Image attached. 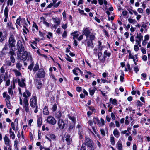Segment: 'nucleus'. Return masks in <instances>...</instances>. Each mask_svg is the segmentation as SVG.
Wrapping results in <instances>:
<instances>
[{"label": "nucleus", "instance_id": "603ef678", "mask_svg": "<svg viewBox=\"0 0 150 150\" xmlns=\"http://www.w3.org/2000/svg\"><path fill=\"white\" fill-rule=\"evenodd\" d=\"M12 62L11 59H10V60H8L6 62V64L8 66H10L12 65Z\"/></svg>", "mask_w": 150, "mask_h": 150}, {"label": "nucleus", "instance_id": "a878e982", "mask_svg": "<svg viewBox=\"0 0 150 150\" xmlns=\"http://www.w3.org/2000/svg\"><path fill=\"white\" fill-rule=\"evenodd\" d=\"M66 141L68 145L70 144L72 142V139L71 138V136L69 134H67L66 137Z\"/></svg>", "mask_w": 150, "mask_h": 150}, {"label": "nucleus", "instance_id": "79ce46f5", "mask_svg": "<svg viewBox=\"0 0 150 150\" xmlns=\"http://www.w3.org/2000/svg\"><path fill=\"white\" fill-rule=\"evenodd\" d=\"M128 20L129 22L131 23L134 24L136 22V21L135 20V19H133L132 18H129L128 19Z\"/></svg>", "mask_w": 150, "mask_h": 150}, {"label": "nucleus", "instance_id": "49530a36", "mask_svg": "<svg viewBox=\"0 0 150 150\" xmlns=\"http://www.w3.org/2000/svg\"><path fill=\"white\" fill-rule=\"evenodd\" d=\"M30 60H31V64L28 67V69L30 70H31L33 66V62H32V58L30 57Z\"/></svg>", "mask_w": 150, "mask_h": 150}, {"label": "nucleus", "instance_id": "393cba45", "mask_svg": "<svg viewBox=\"0 0 150 150\" xmlns=\"http://www.w3.org/2000/svg\"><path fill=\"white\" fill-rule=\"evenodd\" d=\"M6 28L9 29L14 30L15 28L13 27L12 22L8 21L7 23Z\"/></svg>", "mask_w": 150, "mask_h": 150}, {"label": "nucleus", "instance_id": "3c124183", "mask_svg": "<svg viewBox=\"0 0 150 150\" xmlns=\"http://www.w3.org/2000/svg\"><path fill=\"white\" fill-rule=\"evenodd\" d=\"M6 102L7 108L9 109H11V105L10 104V101H7Z\"/></svg>", "mask_w": 150, "mask_h": 150}, {"label": "nucleus", "instance_id": "a18cd8bd", "mask_svg": "<svg viewBox=\"0 0 150 150\" xmlns=\"http://www.w3.org/2000/svg\"><path fill=\"white\" fill-rule=\"evenodd\" d=\"M101 42L100 41H99L98 42V49L100 50H102L103 48V47L101 46Z\"/></svg>", "mask_w": 150, "mask_h": 150}, {"label": "nucleus", "instance_id": "c756f323", "mask_svg": "<svg viewBox=\"0 0 150 150\" xmlns=\"http://www.w3.org/2000/svg\"><path fill=\"white\" fill-rule=\"evenodd\" d=\"M98 3L100 5H102L103 3L106 6L108 4V3L106 0H98Z\"/></svg>", "mask_w": 150, "mask_h": 150}, {"label": "nucleus", "instance_id": "6e6d98bb", "mask_svg": "<svg viewBox=\"0 0 150 150\" xmlns=\"http://www.w3.org/2000/svg\"><path fill=\"white\" fill-rule=\"evenodd\" d=\"M37 87L38 89L40 88L42 86V83L40 82H39L36 83Z\"/></svg>", "mask_w": 150, "mask_h": 150}, {"label": "nucleus", "instance_id": "c9c22d12", "mask_svg": "<svg viewBox=\"0 0 150 150\" xmlns=\"http://www.w3.org/2000/svg\"><path fill=\"white\" fill-rule=\"evenodd\" d=\"M114 139V137L113 136V135L111 134L110 137V142L111 143V144L112 145H114L115 143Z\"/></svg>", "mask_w": 150, "mask_h": 150}, {"label": "nucleus", "instance_id": "5fc2aeb1", "mask_svg": "<svg viewBox=\"0 0 150 150\" xmlns=\"http://www.w3.org/2000/svg\"><path fill=\"white\" fill-rule=\"evenodd\" d=\"M66 60L70 62H71L73 61V60L71 59V58L68 55H66Z\"/></svg>", "mask_w": 150, "mask_h": 150}, {"label": "nucleus", "instance_id": "4c0bfd02", "mask_svg": "<svg viewBox=\"0 0 150 150\" xmlns=\"http://www.w3.org/2000/svg\"><path fill=\"white\" fill-rule=\"evenodd\" d=\"M111 54V53L109 52H108L107 50H106L104 52L103 56L105 58H106L107 57H110Z\"/></svg>", "mask_w": 150, "mask_h": 150}, {"label": "nucleus", "instance_id": "c85d7f7f", "mask_svg": "<svg viewBox=\"0 0 150 150\" xmlns=\"http://www.w3.org/2000/svg\"><path fill=\"white\" fill-rule=\"evenodd\" d=\"M78 33V31H75L71 34V35H72L73 36V39L74 40L75 39V38H77L79 35V34Z\"/></svg>", "mask_w": 150, "mask_h": 150}, {"label": "nucleus", "instance_id": "20e7f679", "mask_svg": "<svg viewBox=\"0 0 150 150\" xmlns=\"http://www.w3.org/2000/svg\"><path fill=\"white\" fill-rule=\"evenodd\" d=\"M16 42L14 36L13 35H11L8 40L9 45L10 48H12L14 47V49L16 50L15 48Z\"/></svg>", "mask_w": 150, "mask_h": 150}, {"label": "nucleus", "instance_id": "423d86ee", "mask_svg": "<svg viewBox=\"0 0 150 150\" xmlns=\"http://www.w3.org/2000/svg\"><path fill=\"white\" fill-rule=\"evenodd\" d=\"M7 32L4 28L0 29V41L2 42L4 40L5 38L7 36Z\"/></svg>", "mask_w": 150, "mask_h": 150}, {"label": "nucleus", "instance_id": "bb28decb", "mask_svg": "<svg viewBox=\"0 0 150 150\" xmlns=\"http://www.w3.org/2000/svg\"><path fill=\"white\" fill-rule=\"evenodd\" d=\"M113 134L114 136L117 138H118L120 136V132L117 128L114 129Z\"/></svg>", "mask_w": 150, "mask_h": 150}, {"label": "nucleus", "instance_id": "4be33fe9", "mask_svg": "<svg viewBox=\"0 0 150 150\" xmlns=\"http://www.w3.org/2000/svg\"><path fill=\"white\" fill-rule=\"evenodd\" d=\"M95 120L98 122V124L99 126H103L105 124V121L102 118L100 119V122L99 119L97 118H95Z\"/></svg>", "mask_w": 150, "mask_h": 150}, {"label": "nucleus", "instance_id": "8fccbe9b", "mask_svg": "<svg viewBox=\"0 0 150 150\" xmlns=\"http://www.w3.org/2000/svg\"><path fill=\"white\" fill-rule=\"evenodd\" d=\"M127 52L129 53V58L130 59H132V58H133L134 56L131 53V51L129 50L127 51Z\"/></svg>", "mask_w": 150, "mask_h": 150}, {"label": "nucleus", "instance_id": "cd10ccee", "mask_svg": "<svg viewBox=\"0 0 150 150\" xmlns=\"http://www.w3.org/2000/svg\"><path fill=\"white\" fill-rule=\"evenodd\" d=\"M116 147L118 150H122V146L121 141H118L116 144Z\"/></svg>", "mask_w": 150, "mask_h": 150}, {"label": "nucleus", "instance_id": "13d9d810", "mask_svg": "<svg viewBox=\"0 0 150 150\" xmlns=\"http://www.w3.org/2000/svg\"><path fill=\"white\" fill-rule=\"evenodd\" d=\"M73 73L76 75L77 76L78 75L79 72L78 70L77 69V68H76L75 69L73 70Z\"/></svg>", "mask_w": 150, "mask_h": 150}, {"label": "nucleus", "instance_id": "f704fd0d", "mask_svg": "<svg viewBox=\"0 0 150 150\" xmlns=\"http://www.w3.org/2000/svg\"><path fill=\"white\" fill-rule=\"evenodd\" d=\"M13 71L15 73L16 76H21V73L18 71L16 69H13Z\"/></svg>", "mask_w": 150, "mask_h": 150}, {"label": "nucleus", "instance_id": "72a5a7b5", "mask_svg": "<svg viewBox=\"0 0 150 150\" xmlns=\"http://www.w3.org/2000/svg\"><path fill=\"white\" fill-rule=\"evenodd\" d=\"M43 113L44 114L47 115L49 113V112L48 110L47 107V106H45L43 109Z\"/></svg>", "mask_w": 150, "mask_h": 150}, {"label": "nucleus", "instance_id": "0eeeda50", "mask_svg": "<svg viewBox=\"0 0 150 150\" xmlns=\"http://www.w3.org/2000/svg\"><path fill=\"white\" fill-rule=\"evenodd\" d=\"M45 74L44 69L42 68H40L37 71L36 76L38 78H43L45 77Z\"/></svg>", "mask_w": 150, "mask_h": 150}, {"label": "nucleus", "instance_id": "f8f14e48", "mask_svg": "<svg viewBox=\"0 0 150 150\" xmlns=\"http://www.w3.org/2000/svg\"><path fill=\"white\" fill-rule=\"evenodd\" d=\"M85 143L84 144H86L88 147H91L93 146V142L92 140L90 139L89 138L86 137L85 138Z\"/></svg>", "mask_w": 150, "mask_h": 150}, {"label": "nucleus", "instance_id": "39448f33", "mask_svg": "<svg viewBox=\"0 0 150 150\" xmlns=\"http://www.w3.org/2000/svg\"><path fill=\"white\" fill-rule=\"evenodd\" d=\"M18 59L21 61H25L27 59L28 55V52L26 51H24L23 54H17Z\"/></svg>", "mask_w": 150, "mask_h": 150}, {"label": "nucleus", "instance_id": "ddd939ff", "mask_svg": "<svg viewBox=\"0 0 150 150\" xmlns=\"http://www.w3.org/2000/svg\"><path fill=\"white\" fill-rule=\"evenodd\" d=\"M23 107L26 112L28 113L29 112V108L28 101L25 100L23 101Z\"/></svg>", "mask_w": 150, "mask_h": 150}, {"label": "nucleus", "instance_id": "37998d69", "mask_svg": "<svg viewBox=\"0 0 150 150\" xmlns=\"http://www.w3.org/2000/svg\"><path fill=\"white\" fill-rule=\"evenodd\" d=\"M22 67V65L20 62H17L16 65V67L19 70H20L21 69V68Z\"/></svg>", "mask_w": 150, "mask_h": 150}, {"label": "nucleus", "instance_id": "6ab92c4d", "mask_svg": "<svg viewBox=\"0 0 150 150\" xmlns=\"http://www.w3.org/2000/svg\"><path fill=\"white\" fill-rule=\"evenodd\" d=\"M47 136L49 137V138L48 137L46 136L45 137V138L46 139H47L50 141V142H51V140L50 139L52 140H53L55 139L56 138L55 135L52 134H47Z\"/></svg>", "mask_w": 150, "mask_h": 150}, {"label": "nucleus", "instance_id": "bf43d9fd", "mask_svg": "<svg viewBox=\"0 0 150 150\" xmlns=\"http://www.w3.org/2000/svg\"><path fill=\"white\" fill-rule=\"evenodd\" d=\"M16 45L17 47H18L19 46H21L23 45H22L21 40H18L17 42V44Z\"/></svg>", "mask_w": 150, "mask_h": 150}, {"label": "nucleus", "instance_id": "6e6552de", "mask_svg": "<svg viewBox=\"0 0 150 150\" xmlns=\"http://www.w3.org/2000/svg\"><path fill=\"white\" fill-rule=\"evenodd\" d=\"M16 79H17V81L18 84L20 87L22 88H24L25 87V78H22L21 79L18 78Z\"/></svg>", "mask_w": 150, "mask_h": 150}, {"label": "nucleus", "instance_id": "2f4dec72", "mask_svg": "<svg viewBox=\"0 0 150 150\" xmlns=\"http://www.w3.org/2000/svg\"><path fill=\"white\" fill-rule=\"evenodd\" d=\"M87 47L89 48H93L94 47V46L92 43V41L91 40H88L87 43Z\"/></svg>", "mask_w": 150, "mask_h": 150}, {"label": "nucleus", "instance_id": "f257e3e1", "mask_svg": "<svg viewBox=\"0 0 150 150\" xmlns=\"http://www.w3.org/2000/svg\"><path fill=\"white\" fill-rule=\"evenodd\" d=\"M17 25L21 28L23 26L28 32H29L28 29L27 28L28 25L24 18H22L21 16H19L16 21V25L17 27Z\"/></svg>", "mask_w": 150, "mask_h": 150}, {"label": "nucleus", "instance_id": "9b49d317", "mask_svg": "<svg viewBox=\"0 0 150 150\" xmlns=\"http://www.w3.org/2000/svg\"><path fill=\"white\" fill-rule=\"evenodd\" d=\"M91 33L90 30L88 28H84L82 31V34L85 35L88 38Z\"/></svg>", "mask_w": 150, "mask_h": 150}, {"label": "nucleus", "instance_id": "680f3d73", "mask_svg": "<svg viewBox=\"0 0 150 150\" xmlns=\"http://www.w3.org/2000/svg\"><path fill=\"white\" fill-rule=\"evenodd\" d=\"M5 70L4 69V68L3 66L0 69V72L1 73L3 74L5 72Z\"/></svg>", "mask_w": 150, "mask_h": 150}, {"label": "nucleus", "instance_id": "a211bd4d", "mask_svg": "<svg viewBox=\"0 0 150 150\" xmlns=\"http://www.w3.org/2000/svg\"><path fill=\"white\" fill-rule=\"evenodd\" d=\"M143 36L141 33H137L135 41L136 43H138L139 44H140V42H141V40L143 39Z\"/></svg>", "mask_w": 150, "mask_h": 150}, {"label": "nucleus", "instance_id": "052dcab7", "mask_svg": "<svg viewBox=\"0 0 150 150\" xmlns=\"http://www.w3.org/2000/svg\"><path fill=\"white\" fill-rule=\"evenodd\" d=\"M39 68V66L38 65H36L34 67L33 70L34 72H35L37 71L38 70V69Z\"/></svg>", "mask_w": 150, "mask_h": 150}, {"label": "nucleus", "instance_id": "7c9ffc66", "mask_svg": "<svg viewBox=\"0 0 150 150\" xmlns=\"http://www.w3.org/2000/svg\"><path fill=\"white\" fill-rule=\"evenodd\" d=\"M62 115V113L60 111H59L57 112L55 115V117L57 119H60Z\"/></svg>", "mask_w": 150, "mask_h": 150}, {"label": "nucleus", "instance_id": "2eb2a0df", "mask_svg": "<svg viewBox=\"0 0 150 150\" xmlns=\"http://www.w3.org/2000/svg\"><path fill=\"white\" fill-rule=\"evenodd\" d=\"M14 51L15 50H13V48H12L9 52V54L10 55V59H11L13 63H14L15 61V59L13 57V55L15 54Z\"/></svg>", "mask_w": 150, "mask_h": 150}, {"label": "nucleus", "instance_id": "ea45409f", "mask_svg": "<svg viewBox=\"0 0 150 150\" xmlns=\"http://www.w3.org/2000/svg\"><path fill=\"white\" fill-rule=\"evenodd\" d=\"M110 101L112 104L114 105H116L117 104V101L115 99H112L111 98L110 99Z\"/></svg>", "mask_w": 150, "mask_h": 150}, {"label": "nucleus", "instance_id": "dca6fc26", "mask_svg": "<svg viewBox=\"0 0 150 150\" xmlns=\"http://www.w3.org/2000/svg\"><path fill=\"white\" fill-rule=\"evenodd\" d=\"M4 146H11V143L10 142L9 139L7 136V135H5L4 138Z\"/></svg>", "mask_w": 150, "mask_h": 150}, {"label": "nucleus", "instance_id": "aec40b11", "mask_svg": "<svg viewBox=\"0 0 150 150\" xmlns=\"http://www.w3.org/2000/svg\"><path fill=\"white\" fill-rule=\"evenodd\" d=\"M85 74V77L86 79L90 78L91 76H93V74L90 71L85 70L84 71Z\"/></svg>", "mask_w": 150, "mask_h": 150}, {"label": "nucleus", "instance_id": "b1692460", "mask_svg": "<svg viewBox=\"0 0 150 150\" xmlns=\"http://www.w3.org/2000/svg\"><path fill=\"white\" fill-rule=\"evenodd\" d=\"M3 96L4 98H6V102L7 101H10L9 100L10 99V96L7 94V92H4L3 93Z\"/></svg>", "mask_w": 150, "mask_h": 150}, {"label": "nucleus", "instance_id": "f03ea898", "mask_svg": "<svg viewBox=\"0 0 150 150\" xmlns=\"http://www.w3.org/2000/svg\"><path fill=\"white\" fill-rule=\"evenodd\" d=\"M30 103L31 107L35 108L34 110V112L37 113L38 111V105L37 98L36 96H34L31 98L30 100Z\"/></svg>", "mask_w": 150, "mask_h": 150}, {"label": "nucleus", "instance_id": "f3484780", "mask_svg": "<svg viewBox=\"0 0 150 150\" xmlns=\"http://www.w3.org/2000/svg\"><path fill=\"white\" fill-rule=\"evenodd\" d=\"M4 16L5 17L4 21L6 22L7 21V19L8 18V7L6 6L4 10Z\"/></svg>", "mask_w": 150, "mask_h": 150}, {"label": "nucleus", "instance_id": "e433bc0d", "mask_svg": "<svg viewBox=\"0 0 150 150\" xmlns=\"http://www.w3.org/2000/svg\"><path fill=\"white\" fill-rule=\"evenodd\" d=\"M38 125V126H40L42 124V118L40 117H38L37 119Z\"/></svg>", "mask_w": 150, "mask_h": 150}, {"label": "nucleus", "instance_id": "7ed1b4c3", "mask_svg": "<svg viewBox=\"0 0 150 150\" xmlns=\"http://www.w3.org/2000/svg\"><path fill=\"white\" fill-rule=\"evenodd\" d=\"M17 83V79H13L11 83V86L8 88V91L10 95L12 96L13 94V89L15 88V84Z\"/></svg>", "mask_w": 150, "mask_h": 150}, {"label": "nucleus", "instance_id": "338daca9", "mask_svg": "<svg viewBox=\"0 0 150 150\" xmlns=\"http://www.w3.org/2000/svg\"><path fill=\"white\" fill-rule=\"evenodd\" d=\"M50 78L52 79L53 80V81H54V82H55L56 81V79L55 78V76L53 75V74H52L50 76Z\"/></svg>", "mask_w": 150, "mask_h": 150}, {"label": "nucleus", "instance_id": "412c9836", "mask_svg": "<svg viewBox=\"0 0 150 150\" xmlns=\"http://www.w3.org/2000/svg\"><path fill=\"white\" fill-rule=\"evenodd\" d=\"M17 49L18 50V53L17 54H23L24 52V47L23 45L17 47Z\"/></svg>", "mask_w": 150, "mask_h": 150}, {"label": "nucleus", "instance_id": "473e14b6", "mask_svg": "<svg viewBox=\"0 0 150 150\" xmlns=\"http://www.w3.org/2000/svg\"><path fill=\"white\" fill-rule=\"evenodd\" d=\"M52 19L57 25H59L60 24V21L59 19L54 18Z\"/></svg>", "mask_w": 150, "mask_h": 150}, {"label": "nucleus", "instance_id": "a19ab883", "mask_svg": "<svg viewBox=\"0 0 150 150\" xmlns=\"http://www.w3.org/2000/svg\"><path fill=\"white\" fill-rule=\"evenodd\" d=\"M4 150H12L11 146H4Z\"/></svg>", "mask_w": 150, "mask_h": 150}, {"label": "nucleus", "instance_id": "774afa93", "mask_svg": "<svg viewBox=\"0 0 150 150\" xmlns=\"http://www.w3.org/2000/svg\"><path fill=\"white\" fill-rule=\"evenodd\" d=\"M86 148V144H83L82 145V147L81 148L80 150H85Z\"/></svg>", "mask_w": 150, "mask_h": 150}, {"label": "nucleus", "instance_id": "e2e57ef3", "mask_svg": "<svg viewBox=\"0 0 150 150\" xmlns=\"http://www.w3.org/2000/svg\"><path fill=\"white\" fill-rule=\"evenodd\" d=\"M134 49L135 51L137 52L139 50V47L138 45L137 44L135 45L134 46Z\"/></svg>", "mask_w": 150, "mask_h": 150}, {"label": "nucleus", "instance_id": "1a4fd4ad", "mask_svg": "<svg viewBox=\"0 0 150 150\" xmlns=\"http://www.w3.org/2000/svg\"><path fill=\"white\" fill-rule=\"evenodd\" d=\"M46 121L50 124L54 125L56 123V120L55 118L52 116H48L47 118Z\"/></svg>", "mask_w": 150, "mask_h": 150}, {"label": "nucleus", "instance_id": "69168bd1", "mask_svg": "<svg viewBox=\"0 0 150 150\" xmlns=\"http://www.w3.org/2000/svg\"><path fill=\"white\" fill-rule=\"evenodd\" d=\"M62 27L63 29H66L67 27V23H66L65 24H62Z\"/></svg>", "mask_w": 150, "mask_h": 150}, {"label": "nucleus", "instance_id": "c03bdc74", "mask_svg": "<svg viewBox=\"0 0 150 150\" xmlns=\"http://www.w3.org/2000/svg\"><path fill=\"white\" fill-rule=\"evenodd\" d=\"M90 40H91L92 41V40H93L95 39V35L93 33H91L89 35V36Z\"/></svg>", "mask_w": 150, "mask_h": 150}, {"label": "nucleus", "instance_id": "58836bf2", "mask_svg": "<svg viewBox=\"0 0 150 150\" xmlns=\"http://www.w3.org/2000/svg\"><path fill=\"white\" fill-rule=\"evenodd\" d=\"M96 88L94 87L93 89L91 88L89 89L90 94L91 96L93 95L95 92Z\"/></svg>", "mask_w": 150, "mask_h": 150}, {"label": "nucleus", "instance_id": "de8ad7c7", "mask_svg": "<svg viewBox=\"0 0 150 150\" xmlns=\"http://www.w3.org/2000/svg\"><path fill=\"white\" fill-rule=\"evenodd\" d=\"M9 47V45L8 44H5L2 50H8Z\"/></svg>", "mask_w": 150, "mask_h": 150}, {"label": "nucleus", "instance_id": "4d7b16f0", "mask_svg": "<svg viewBox=\"0 0 150 150\" xmlns=\"http://www.w3.org/2000/svg\"><path fill=\"white\" fill-rule=\"evenodd\" d=\"M57 105L56 104H55L53 105V107L52 108V111L53 112H54L56 111L57 110Z\"/></svg>", "mask_w": 150, "mask_h": 150}, {"label": "nucleus", "instance_id": "864d4df0", "mask_svg": "<svg viewBox=\"0 0 150 150\" xmlns=\"http://www.w3.org/2000/svg\"><path fill=\"white\" fill-rule=\"evenodd\" d=\"M14 146L15 148L18 147H17V145L18 144V142L17 139H16L14 141Z\"/></svg>", "mask_w": 150, "mask_h": 150}, {"label": "nucleus", "instance_id": "5701e85b", "mask_svg": "<svg viewBox=\"0 0 150 150\" xmlns=\"http://www.w3.org/2000/svg\"><path fill=\"white\" fill-rule=\"evenodd\" d=\"M40 19L41 20L40 22L41 23H42L47 27H49V24L46 21L44 17H40Z\"/></svg>", "mask_w": 150, "mask_h": 150}, {"label": "nucleus", "instance_id": "09e8293b", "mask_svg": "<svg viewBox=\"0 0 150 150\" xmlns=\"http://www.w3.org/2000/svg\"><path fill=\"white\" fill-rule=\"evenodd\" d=\"M10 134V137L12 139H14L15 137V135L14 132Z\"/></svg>", "mask_w": 150, "mask_h": 150}, {"label": "nucleus", "instance_id": "9d476101", "mask_svg": "<svg viewBox=\"0 0 150 150\" xmlns=\"http://www.w3.org/2000/svg\"><path fill=\"white\" fill-rule=\"evenodd\" d=\"M57 125L59 129L60 130L63 129L65 126V123L64 120L62 119L58 120Z\"/></svg>", "mask_w": 150, "mask_h": 150}, {"label": "nucleus", "instance_id": "0e129e2a", "mask_svg": "<svg viewBox=\"0 0 150 150\" xmlns=\"http://www.w3.org/2000/svg\"><path fill=\"white\" fill-rule=\"evenodd\" d=\"M13 0H8L7 2V5L8 6L10 5L12 6L13 4Z\"/></svg>", "mask_w": 150, "mask_h": 150}, {"label": "nucleus", "instance_id": "4468645a", "mask_svg": "<svg viewBox=\"0 0 150 150\" xmlns=\"http://www.w3.org/2000/svg\"><path fill=\"white\" fill-rule=\"evenodd\" d=\"M31 95V93L29 91L27 90L23 93V97L25 98L24 99L23 101H24L25 100H27L28 101V98Z\"/></svg>", "mask_w": 150, "mask_h": 150}]
</instances>
